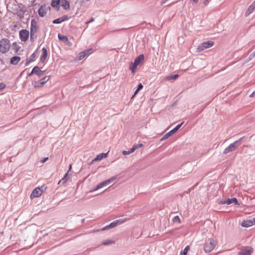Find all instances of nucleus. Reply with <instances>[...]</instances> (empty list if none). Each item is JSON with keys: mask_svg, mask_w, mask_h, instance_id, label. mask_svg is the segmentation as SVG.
<instances>
[{"mask_svg": "<svg viewBox=\"0 0 255 255\" xmlns=\"http://www.w3.org/2000/svg\"><path fill=\"white\" fill-rule=\"evenodd\" d=\"M10 47V42L8 39L2 38L0 40V52L2 53L7 52Z\"/></svg>", "mask_w": 255, "mask_h": 255, "instance_id": "1", "label": "nucleus"}, {"mask_svg": "<svg viewBox=\"0 0 255 255\" xmlns=\"http://www.w3.org/2000/svg\"><path fill=\"white\" fill-rule=\"evenodd\" d=\"M216 245V242L214 239L210 238L205 243L204 245V251L205 253H210L213 250Z\"/></svg>", "mask_w": 255, "mask_h": 255, "instance_id": "2", "label": "nucleus"}, {"mask_svg": "<svg viewBox=\"0 0 255 255\" xmlns=\"http://www.w3.org/2000/svg\"><path fill=\"white\" fill-rule=\"evenodd\" d=\"M144 58L143 54H140L135 58L133 63H131L130 64L129 68L133 73L135 72L137 66L139 65L141 62L143 61Z\"/></svg>", "mask_w": 255, "mask_h": 255, "instance_id": "3", "label": "nucleus"}, {"mask_svg": "<svg viewBox=\"0 0 255 255\" xmlns=\"http://www.w3.org/2000/svg\"><path fill=\"white\" fill-rule=\"evenodd\" d=\"M242 138H241L239 140H236L234 142L230 144L227 147H226L224 151V154H227L231 151L235 150L240 145V141L241 140Z\"/></svg>", "mask_w": 255, "mask_h": 255, "instance_id": "4", "label": "nucleus"}, {"mask_svg": "<svg viewBox=\"0 0 255 255\" xmlns=\"http://www.w3.org/2000/svg\"><path fill=\"white\" fill-rule=\"evenodd\" d=\"M38 29L37 22L34 19L31 20L30 23V39L31 40L33 39V36L37 32Z\"/></svg>", "mask_w": 255, "mask_h": 255, "instance_id": "5", "label": "nucleus"}, {"mask_svg": "<svg viewBox=\"0 0 255 255\" xmlns=\"http://www.w3.org/2000/svg\"><path fill=\"white\" fill-rule=\"evenodd\" d=\"M214 42L213 41L209 40L203 42L197 48L198 51H202L206 49L211 47L213 46Z\"/></svg>", "mask_w": 255, "mask_h": 255, "instance_id": "6", "label": "nucleus"}, {"mask_svg": "<svg viewBox=\"0 0 255 255\" xmlns=\"http://www.w3.org/2000/svg\"><path fill=\"white\" fill-rule=\"evenodd\" d=\"M116 179V177H113L110 179L103 181L101 183L98 184L94 189L91 190V192H94V191H96L99 189H101V188L104 187V186H106L110 184L112 182H114Z\"/></svg>", "mask_w": 255, "mask_h": 255, "instance_id": "7", "label": "nucleus"}, {"mask_svg": "<svg viewBox=\"0 0 255 255\" xmlns=\"http://www.w3.org/2000/svg\"><path fill=\"white\" fill-rule=\"evenodd\" d=\"M50 79V76H45L42 79H40L39 81H35L33 83V85L35 88H40L42 87L45 83L48 82Z\"/></svg>", "mask_w": 255, "mask_h": 255, "instance_id": "8", "label": "nucleus"}, {"mask_svg": "<svg viewBox=\"0 0 255 255\" xmlns=\"http://www.w3.org/2000/svg\"><path fill=\"white\" fill-rule=\"evenodd\" d=\"M19 34L20 40L22 41L25 42L29 38V32L28 30L23 29L19 31Z\"/></svg>", "mask_w": 255, "mask_h": 255, "instance_id": "9", "label": "nucleus"}, {"mask_svg": "<svg viewBox=\"0 0 255 255\" xmlns=\"http://www.w3.org/2000/svg\"><path fill=\"white\" fill-rule=\"evenodd\" d=\"M183 123H181L180 124L178 125L175 128H174L173 129L170 130V131L168 132L166 134L164 135V136L161 138V140H164L168 137H169L171 135L173 134L175 132H176L181 127Z\"/></svg>", "mask_w": 255, "mask_h": 255, "instance_id": "10", "label": "nucleus"}, {"mask_svg": "<svg viewBox=\"0 0 255 255\" xmlns=\"http://www.w3.org/2000/svg\"><path fill=\"white\" fill-rule=\"evenodd\" d=\"M50 9L49 6H47L46 5H42L38 10V14L41 17H44L50 11Z\"/></svg>", "mask_w": 255, "mask_h": 255, "instance_id": "11", "label": "nucleus"}, {"mask_svg": "<svg viewBox=\"0 0 255 255\" xmlns=\"http://www.w3.org/2000/svg\"><path fill=\"white\" fill-rule=\"evenodd\" d=\"M253 253V249L250 247H246L241 250L238 253V255H251Z\"/></svg>", "mask_w": 255, "mask_h": 255, "instance_id": "12", "label": "nucleus"}, {"mask_svg": "<svg viewBox=\"0 0 255 255\" xmlns=\"http://www.w3.org/2000/svg\"><path fill=\"white\" fill-rule=\"evenodd\" d=\"M43 193V190L39 187L35 188L30 194V198L39 197Z\"/></svg>", "mask_w": 255, "mask_h": 255, "instance_id": "13", "label": "nucleus"}, {"mask_svg": "<svg viewBox=\"0 0 255 255\" xmlns=\"http://www.w3.org/2000/svg\"><path fill=\"white\" fill-rule=\"evenodd\" d=\"M44 71H42L40 70L38 66H35L31 72L29 74V76H31L33 74H36L38 77H40L42 75Z\"/></svg>", "mask_w": 255, "mask_h": 255, "instance_id": "14", "label": "nucleus"}, {"mask_svg": "<svg viewBox=\"0 0 255 255\" xmlns=\"http://www.w3.org/2000/svg\"><path fill=\"white\" fill-rule=\"evenodd\" d=\"M234 203L235 205H239V202L237 198H233L231 199H228L222 202V204H226L227 205L231 204V203Z\"/></svg>", "mask_w": 255, "mask_h": 255, "instance_id": "15", "label": "nucleus"}, {"mask_svg": "<svg viewBox=\"0 0 255 255\" xmlns=\"http://www.w3.org/2000/svg\"><path fill=\"white\" fill-rule=\"evenodd\" d=\"M108 152L107 153H100V154H99L98 155H97V156L92 160V163H93L95 161H100L101 160H102L103 158H106L107 156H108Z\"/></svg>", "mask_w": 255, "mask_h": 255, "instance_id": "16", "label": "nucleus"}, {"mask_svg": "<svg viewBox=\"0 0 255 255\" xmlns=\"http://www.w3.org/2000/svg\"><path fill=\"white\" fill-rule=\"evenodd\" d=\"M241 225H242V226H243L244 227L248 228V227H251L254 225V223L253 222V219H250V220H248L243 221L242 222Z\"/></svg>", "mask_w": 255, "mask_h": 255, "instance_id": "17", "label": "nucleus"}, {"mask_svg": "<svg viewBox=\"0 0 255 255\" xmlns=\"http://www.w3.org/2000/svg\"><path fill=\"white\" fill-rule=\"evenodd\" d=\"M255 10V0L248 7L246 12V16L249 15Z\"/></svg>", "mask_w": 255, "mask_h": 255, "instance_id": "18", "label": "nucleus"}, {"mask_svg": "<svg viewBox=\"0 0 255 255\" xmlns=\"http://www.w3.org/2000/svg\"><path fill=\"white\" fill-rule=\"evenodd\" d=\"M20 59L21 58L19 56H13L10 59V63L12 65H16L20 61Z\"/></svg>", "mask_w": 255, "mask_h": 255, "instance_id": "19", "label": "nucleus"}, {"mask_svg": "<svg viewBox=\"0 0 255 255\" xmlns=\"http://www.w3.org/2000/svg\"><path fill=\"white\" fill-rule=\"evenodd\" d=\"M60 0H52L51 5L56 9H59L60 7Z\"/></svg>", "mask_w": 255, "mask_h": 255, "instance_id": "20", "label": "nucleus"}, {"mask_svg": "<svg viewBox=\"0 0 255 255\" xmlns=\"http://www.w3.org/2000/svg\"><path fill=\"white\" fill-rule=\"evenodd\" d=\"M91 51V49H89L86 51L80 52L79 54V59L82 60V59H83L86 55H87L90 53V52Z\"/></svg>", "mask_w": 255, "mask_h": 255, "instance_id": "21", "label": "nucleus"}, {"mask_svg": "<svg viewBox=\"0 0 255 255\" xmlns=\"http://www.w3.org/2000/svg\"><path fill=\"white\" fill-rule=\"evenodd\" d=\"M68 19L67 16H64L60 18L56 19L53 21V23L54 24H59L61 22L67 20Z\"/></svg>", "mask_w": 255, "mask_h": 255, "instance_id": "22", "label": "nucleus"}, {"mask_svg": "<svg viewBox=\"0 0 255 255\" xmlns=\"http://www.w3.org/2000/svg\"><path fill=\"white\" fill-rule=\"evenodd\" d=\"M42 54L40 57V60L41 62H43L45 60L47 55V52L46 48H43L42 49Z\"/></svg>", "mask_w": 255, "mask_h": 255, "instance_id": "23", "label": "nucleus"}, {"mask_svg": "<svg viewBox=\"0 0 255 255\" xmlns=\"http://www.w3.org/2000/svg\"><path fill=\"white\" fill-rule=\"evenodd\" d=\"M62 6L64 9L67 10L70 8V4L69 2L67 0H62Z\"/></svg>", "mask_w": 255, "mask_h": 255, "instance_id": "24", "label": "nucleus"}, {"mask_svg": "<svg viewBox=\"0 0 255 255\" xmlns=\"http://www.w3.org/2000/svg\"><path fill=\"white\" fill-rule=\"evenodd\" d=\"M135 147H132L129 150L126 151V150H123L122 152V153L125 155H128L129 154L132 152H133L135 150Z\"/></svg>", "mask_w": 255, "mask_h": 255, "instance_id": "25", "label": "nucleus"}, {"mask_svg": "<svg viewBox=\"0 0 255 255\" xmlns=\"http://www.w3.org/2000/svg\"><path fill=\"white\" fill-rule=\"evenodd\" d=\"M189 250H190L189 246H187L183 251H181L180 252V255H187V254Z\"/></svg>", "mask_w": 255, "mask_h": 255, "instance_id": "26", "label": "nucleus"}, {"mask_svg": "<svg viewBox=\"0 0 255 255\" xmlns=\"http://www.w3.org/2000/svg\"><path fill=\"white\" fill-rule=\"evenodd\" d=\"M58 38L60 40L62 41L63 42H66V41H68V37L66 36L62 35L60 34H58Z\"/></svg>", "mask_w": 255, "mask_h": 255, "instance_id": "27", "label": "nucleus"}, {"mask_svg": "<svg viewBox=\"0 0 255 255\" xmlns=\"http://www.w3.org/2000/svg\"><path fill=\"white\" fill-rule=\"evenodd\" d=\"M178 77H179V75H178V74H176V75H171V76H169L166 77L165 78V80H168V81H169V80H175Z\"/></svg>", "mask_w": 255, "mask_h": 255, "instance_id": "28", "label": "nucleus"}, {"mask_svg": "<svg viewBox=\"0 0 255 255\" xmlns=\"http://www.w3.org/2000/svg\"><path fill=\"white\" fill-rule=\"evenodd\" d=\"M118 223L116 221L111 223L109 226L105 227V229L112 228L115 227L117 225Z\"/></svg>", "mask_w": 255, "mask_h": 255, "instance_id": "29", "label": "nucleus"}, {"mask_svg": "<svg viewBox=\"0 0 255 255\" xmlns=\"http://www.w3.org/2000/svg\"><path fill=\"white\" fill-rule=\"evenodd\" d=\"M173 221L175 223L177 222L179 224L181 223L180 219L178 216H176L173 218Z\"/></svg>", "mask_w": 255, "mask_h": 255, "instance_id": "30", "label": "nucleus"}, {"mask_svg": "<svg viewBox=\"0 0 255 255\" xmlns=\"http://www.w3.org/2000/svg\"><path fill=\"white\" fill-rule=\"evenodd\" d=\"M127 220H128L127 219L125 218V219H120V220H116V221L117 222V223L118 224H123L124 222H125L126 221H127Z\"/></svg>", "mask_w": 255, "mask_h": 255, "instance_id": "31", "label": "nucleus"}, {"mask_svg": "<svg viewBox=\"0 0 255 255\" xmlns=\"http://www.w3.org/2000/svg\"><path fill=\"white\" fill-rule=\"evenodd\" d=\"M114 243V242H113L111 240H108V241L104 242L103 243V245H110V244H113Z\"/></svg>", "mask_w": 255, "mask_h": 255, "instance_id": "32", "label": "nucleus"}, {"mask_svg": "<svg viewBox=\"0 0 255 255\" xmlns=\"http://www.w3.org/2000/svg\"><path fill=\"white\" fill-rule=\"evenodd\" d=\"M143 146V144L142 143L138 144L137 145H134L132 147H135V150L138 148L142 147Z\"/></svg>", "mask_w": 255, "mask_h": 255, "instance_id": "33", "label": "nucleus"}, {"mask_svg": "<svg viewBox=\"0 0 255 255\" xmlns=\"http://www.w3.org/2000/svg\"><path fill=\"white\" fill-rule=\"evenodd\" d=\"M5 87V85L3 83L0 84V91L3 89H4Z\"/></svg>", "mask_w": 255, "mask_h": 255, "instance_id": "34", "label": "nucleus"}, {"mask_svg": "<svg viewBox=\"0 0 255 255\" xmlns=\"http://www.w3.org/2000/svg\"><path fill=\"white\" fill-rule=\"evenodd\" d=\"M142 88H143V85H142V84L141 83L139 84L138 85L137 89L140 90L141 89H142Z\"/></svg>", "mask_w": 255, "mask_h": 255, "instance_id": "35", "label": "nucleus"}, {"mask_svg": "<svg viewBox=\"0 0 255 255\" xmlns=\"http://www.w3.org/2000/svg\"><path fill=\"white\" fill-rule=\"evenodd\" d=\"M66 42H67V45L69 46H71L72 45V43L68 40V41H66Z\"/></svg>", "mask_w": 255, "mask_h": 255, "instance_id": "36", "label": "nucleus"}, {"mask_svg": "<svg viewBox=\"0 0 255 255\" xmlns=\"http://www.w3.org/2000/svg\"><path fill=\"white\" fill-rule=\"evenodd\" d=\"M139 91V90H138V89H137L136 90V91H135L134 94V95L132 96V98H133V97H134V96H135L137 94V93L138 92V91Z\"/></svg>", "mask_w": 255, "mask_h": 255, "instance_id": "37", "label": "nucleus"}, {"mask_svg": "<svg viewBox=\"0 0 255 255\" xmlns=\"http://www.w3.org/2000/svg\"><path fill=\"white\" fill-rule=\"evenodd\" d=\"M203 2L205 5H207L209 3V0H205Z\"/></svg>", "mask_w": 255, "mask_h": 255, "instance_id": "38", "label": "nucleus"}, {"mask_svg": "<svg viewBox=\"0 0 255 255\" xmlns=\"http://www.w3.org/2000/svg\"><path fill=\"white\" fill-rule=\"evenodd\" d=\"M168 0H162L160 2V4L161 5H163V4H164L167 1H168Z\"/></svg>", "mask_w": 255, "mask_h": 255, "instance_id": "39", "label": "nucleus"}, {"mask_svg": "<svg viewBox=\"0 0 255 255\" xmlns=\"http://www.w3.org/2000/svg\"><path fill=\"white\" fill-rule=\"evenodd\" d=\"M48 157H46L43 160H42V162L44 163L45 162L47 159H48Z\"/></svg>", "mask_w": 255, "mask_h": 255, "instance_id": "40", "label": "nucleus"}, {"mask_svg": "<svg viewBox=\"0 0 255 255\" xmlns=\"http://www.w3.org/2000/svg\"><path fill=\"white\" fill-rule=\"evenodd\" d=\"M195 3H197L199 1V0H192Z\"/></svg>", "mask_w": 255, "mask_h": 255, "instance_id": "41", "label": "nucleus"}, {"mask_svg": "<svg viewBox=\"0 0 255 255\" xmlns=\"http://www.w3.org/2000/svg\"><path fill=\"white\" fill-rule=\"evenodd\" d=\"M31 61L30 60H27L26 61V65H27Z\"/></svg>", "mask_w": 255, "mask_h": 255, "instance_id": "42", "label": "nucleus"}, {"mask_svg": "<svg viewBox=\"0 0 255 255\" xmlns=\"http://www.w3.org/2000/svg\"><path fill=\"white\" fill-rule=\"evenodd\" d=\"M253 219V222L254 223V225H255V218H254Z\"/></svg>", "mask_w": 255, "mask_h": 255, "instance_id": "43", "label": "nucleus"}, {"mask_svg": "<svg viewBox=\"0 0 255 255\" xmlns=\"http://www.w3.org/2000/svg\"><path fill=\"white\" fill-rule=\"evenodd\" d=\"M71 168H72V166L70 164V166H69V170H71Z\"/></svg>", "mask_w": 255, "mask_h": 255, "instance_id": "44", "label": "nucleus"}, {"mask_svg": "<svg viewBox=\"0 0 255 255\" xmlns=\"http://www.w3.org/2000/svg\"><path fill=\"white\" fill-rule=\"evenodd\" d=\"M67 173H66L64 176V177L62 179L63 180L67 176Z\"/></svg>", "mask_w": 255, "mask_h": 255, "instance_id": "45", "label": "nucleus"}, {"mask_svg": "<svg viewBox=\"0 0 255 255\" xmlns=\"http://www.w3.org/2000/svg\"><path fill=\"white\" fill-rule=\"evenodd\" d=\"M34 53H33L31 55V57H33V58L34 57Z\"/></svg>", "mask_w": 255, "mask_h": 255, "instance_id": "46", "label": "nucleus"}, {"mask_svg": "<svg viewBox=\"0 0 255 255\" xmlns=\"http://www.w3.org/2000/svg\"><path fill=\"white\" fill-rule=\"evenodd\" d=\"M254 55L255 56V51L254 52Z\"/></svg>", "mask_w": 255, "mask_h": 255, "instance_id": "47", "label": "nucleus"}, {"mask_svg": "<svg viewBox=\"0 0 255 255\" xmlns=\"http://www.w3.org/2000/svg\"><path fill=\"white\" fill-rule=\"evenodd\" d=\"M87 0V1H90V0Z\"/></svg>", "mask_w": 255, "mask_h": 255, "instance_id": "48", "label": "nucleus"}]
</instances>
